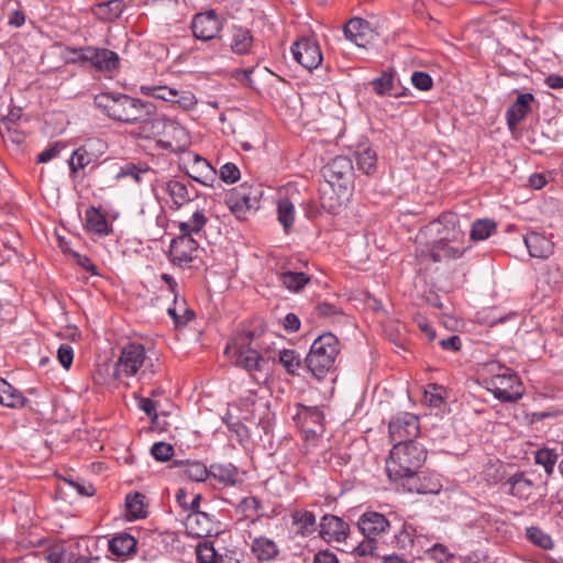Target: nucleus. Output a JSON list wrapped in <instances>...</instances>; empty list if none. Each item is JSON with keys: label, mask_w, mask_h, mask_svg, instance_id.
Returning a JSON list of instances; mask_svg holds the SVG:
<instances>
[{"label": "nucleus", "mask_w": 563, "mask_h": 563, "mask_svg": "<svg viewBox=\"0 0 563 563\" xmlns=\"http://www.w3.org/2000/svg\"><path fill=\"white\" fill-rule=\"evenodd\" d=\"M353 165L349 157L336 156L322 168V176L333 195L323 191L321 206L331 213L339 212L353 190Z\"/></svg>", "instance_id": "f257e3e1"}, {"label": "nucleus", "mask_w": 563, "mask_h": 563, "mask_svg": "<svg viewBox=\"0 0 563 563\" xmlns=\"http://www.w3.org/2000/svg\"><path fill=\"white\" fill-rule=\"evenodd\" d=\"M95 103L111 119L126 124L147 123L155 112V107L151 102L120 93H100L95 98Z\"/></svg>", "instance_id": "f03ea898"}, {"label": "nucleus", "mask_w": 563, "mask_h": 563, "mask_svg": "<svg viewBox=\"0 0 563 563\" xmlns=\"http://www.w3.org/2000/svg\"><path fill=\"white\" fill-rule=\"evenodd\" d=\"M427 457L422 444L416 441L396 443L386 460V472L390 481L411 479L417 475Z\"/></svg>", "instance_id": "7ed1b4c3"}, {"label": "nucleus", "mask_w": 563, "mask_h": 563, "mask_svg": "<svg viewBox=\"0 0 563 563\" xmlns=\"http://www.w3.org/2000/svg\"><path fill=\"white\" fill-rule=\"evenodd\" d=\"M159 371V360L155 353H147L140 343L126 344L115 363L118 378L137 376L140 380L151 379Z\"/></svg>", "instance_id": "20e7f679"}, {"label": "nucleus", "mask_w": 563, "mask_h": 563, "mask_svg": "<svg viewBox=\"0 0 563 563\" xmlns=\"http://www.w3.org/2000/svg\"><path fill=\"white\" fill-rule=\"evenodd\" d=\"M265 347L260 336L250 332L236 333L228 343L224 354L238 367L247 372L261 371L265 364Z\"/></svg>", "instance_id": "39448f33"}, {"label": "nucleus", "mask_w": 563, "mask_h": 563, "mask_svg": "<svg viewBox=\"0 0 563 563\" xmlns=\"http://www.w3.org/2000/svg\"><path fill=\"white\" fill-rule=\"evenodd\" d=\"M46 559L48 563H95L100 560L99 541L79 538L58 542L49 549Z\"/></svg>", "instance_id": "423d86ee"}, {"label": "nucleus", "mask_w": 563, "mask_h": 563, "mask_svg": "<svg viewBox=\"0 0 563 563\" xmlns=\"http://www.w3.org/2000/svg\"><path fill=\"white\" fill-rule=\"evenodd\" d=\"M339 352L340 342L338 338L332 333H323L311 344L305 360L306 365L316 378L321 379L333 367Z\"/></svg>", "instance_id": "0eeeda50"}, {"label": "nucleus", "mask_w": 563, "mask_h": 563, "mask_svg": "<svg viewBox=\"0 0 563 563\" xmlns=\"http://www.w3.org/2000/svg\"><path fill=\"white\" fill-rule=\"evenodd\" d=\"M484 385L497 399L514 402L523 395L521 382L510 368L498 366V372L484 378Z\"/></svg>", "instance_id": "6e6552de"}, {"label": "nucleus", "mask_w": 563, "mask_h": 563, "mask_svg": "<svg viewBox=\"0 0 563 563\" xmlns=\"http://www.w3.org/2000/svg\"><path fill=\"white\" fill-rule=\"evenodd\" d=\"M260 190L249 183H243L225 195V205L231 213L239 220L246 218L250 211L258 208Z\"/></svg>", "instance_id": "1a4fd4ad"}, {"label": "nucleus", "mask_w": 563, "mask_h": 563, "mask_svg": "<svg viewBox=\"0 0 563 563\" xmlns=\"http://www.w3.org/2000/svg\"><path fill=\"white\" fill-rule=\"evenodd\" d=\"M421 234L433 238L438 243L446 241L452 244H464V232L460 227V219L452 212L442 213L435 221L430 222Z\"/></svg>", "instance_id": "9d476101"}, {"label": "nucleus", "mask_w": 563, "mask_h": 563, "mask_svg": "<svg viewBox=\"0 0 563 563\" xmlns=\"http://www.w3.org/2000/svg\"><path fill=\"white\" fill-rule=\"evenodd\" d=\"M180 165L185 173L195 181L207 187H214L217 170L205 157L194 152H186L180 157Z\"/></svg>", "instance_id": "9b49d317"}, {"label": "nucleus", "mask_w": 563, "mask_h": 563, "mask_svg": "<svg viewBox=\"0 0 563 563\" xmlns=\"http://www.w3.org/2000/svg\"><path fill=\"white\" fill-rule=\"evenodd\" d=\"M107 143L98 137L88 139L80 147L75 150L68 161L71 175L95 164L106 153Z\"/></svg>", "instance_id": "f8f14e48"}, {"label": "nucleus", "mask_w": 563, "mask_h": 563, "mask_svg": "<svg viewBox=\"0 0 563 563\" xmlns=\"http://www.w3.org/2000/svg\"><path fill=\"white\" fill-rule=\"evenodd\" d=\"M153 191L158 199H165L169 203V208L174 210L180 209L191 200L188 186L177 179L157 183L153 186Z\"/></svg>", "instance_id": "ddd939ff"}, {"label": "nucleus", "mask_w": 563, "mask_h": 563, "mask_svg": "<svg viewBox=\"0 0 563 563\" xmlns=\"http://www.w3.org/2000/svg\"><path fill=\"white\" fill-rule=\"evenodd\" d=\"M388 429L390 440L395 444L415 441L420 433L418 417L409 412L394 417Z\"/></svg>", "instance_id": "4468645a"}, {"label": "nucleus", "mask_w": 563, "mask_h": 563, "mask_svg": "<svg viewBox=\"0 0 563 563\" xmlns=\"http://www.w3.org/2000/svg\"><path fill=\"white\" fill-rule=\"evenodd\" d=\"M294 58L306 69L317 68L323 57L319 44L311 37H301L291 46Z\"/></svg>", "instance_id": "2eb2a0df"}, {"label": "nucleus", "mask_w": 563, "mask_h": 563, "mask_svg": "<svg viewBox=\"0 0 563 563\" xmlns=\"http://www.w3.org/2000/svg\"><path fill=\"white\" fill-rule=\"evenodd\" d=\"M198 242L189 235L180 234L172 241L170 261L178 266L189 265L197 256Z\"/></svg>", "instance_id": "dca6fc26"}, {"label": "nucleus", "mask_w": 563, "mask_h": 563, "mask_svg": "<svg viewBox=\"0 0 563 563\" xmlns=\"http://www.w3.org/2000/svg\"><path fill=\"white\" fill-rule=\"evenodd\" d=\"M295 419L307 434L320 435L324 430V415L319 407L299 405Z\"/></svg>", "instance_id": "f3484780"}, {"label": "nucleus", "mask_w": 563, "mask_h": 563, "mask_svg": "<svg viewBox=\"0 0 563 563\" xmlns=\"http://www.w3.org/2000/svg\"><path fill=\"white\" fill-rule=\"evenodd\" d=\"M221 27V22L213 10L196 14L191 23L195 37L202 41L212 40Z\"/></svg>", "instance_id": "a211bd4d"}, {"label": "nucleus", "mask_w": 563, "mask_h": 563, "mask_svg": "<svg viewBox=\"0 0 563 563\" xmlns=\"http://www.w3.org/2000/svg\"><path fill=\"white\" fill-rule=\"evenodd\" d=\"M344 35L356 46L366 47L374 41L376 32L366 20L353 18L345 24Z\"/></svg>", "instance_id": "6ab92c4d"}, {"label": "nucleus", "mask_w": 563, "mask_h": 563, "mask_svg": "<svg viewBox=\"0 0 563 563\" xmlns=\"http://www.w3.org/2000/svg\"><path fill=\"white\" fill-rule=\"evenodd\" d=\"M501 487L505 493L519 500H528L534 493L536 485L533 481L523 472H517L510 475Z\"/></svg>", "instance_id": "aec40b11"}, {"label": "nucleus", "mask_w": 563, "mask_h": 563, "mask_svg": "<svg viewBox=\"0 0 563 563\" xmlns=\"http://www.w3.org/2000/svg\"><path fill=\"white\" fill-rule=\"evenodd\" d=\"M349 533V525L341 518L327 515L320 523L319 534L325 542H342Z\"/></svg>", "instance_id": "412c9836"}, {"label": "nucleus", "mask_w": 563, "mask_h": 563, "mask_svg": "<svg viewBox=\"0 0 563 563\" xmlns=\"http://www.w3.org/2000/svg\"><path fill=\"white\" fill-rule=\"evenodd\" d=\"M357 526L365 538H376L389 529L390 522L380 512L366 511L358 518Z\"/></svg>", "instance_id": "4be33fe9"}, {"label": "nucleus", "mask_w": 563, "mask_h": 563, "mask_svg": "<svg viewBox=\"0 0 563 563\" xmlns=\"http://www.w3.org/2000/svg\"><path fill=\"white\" fill-rule=\"evenodd\" d=\"M188 534L195 538H205L211 534L214 530V522L211 517L198 509L191 510L185 521Z\"/></svg>", "instance_id": "5701e85b"}, {"label": "nucleus", "mask_w": 563, "mask_h": 563, "mask_svg": "<svg viewBox=\"0 0 563 563\" xmlns=\"http://www.w3.org/2000/svg\"><path fill=\"white\" fill-rule=\"evenodd\" d=\"M529 254L536 258H548L553 254L554 243L542 233L530 232L525 236Z\"/></svg>", "instance_id": "b1692460"}, {"label": "nucleus", "mask_w": 563, "mask_h": 563, "mask_svg": "<svg viewBox=\"0 0 563 563\" xmlns=\"http://www.w3.org/2000/svg\"><path fill=\"white\" fill-rule=\"evenodd\" d=\"M533 99L534 98L532 93H521L510 106L506 112L507 124L510 130H515L517 125L526 118L530 111V104Z\"/></svg>", "instance_id": "393cba45"}, {"label": "nucleus", "mask_w": 563, "mask_h": 563, "mask_svg": "<svg viewBox=\"0 0 563 563\" xmlns=\"http://www.w3.org/2000/svg\"><path fill=\"white\" fill-rule=\"evenodd\" d=\"M466 249L464 244H452V242L446 241L438 243L437 240H433L429 246V256L433 262L459 258Z\"/></svg>", "instance_id": "a878e982"}, {"label": "nucleus", "mask_w": 563, "mask_h": 563, "mask_svg": "<svg viewBox=\"0 0 563 563\" xmlns=\"http://www.w3.org/2000/svg\"><path fill=\"white\" fill-rule=\"evenodd\" d=\"M90 63L100 71L111 73L119 68L120 58L117 53L107 48H96L88 51Z\"/></svg>", "instance_id": "bb28decb"}, {"label": "nucleus", "mask_w": 563, "mask_h": 563, "mask_svg": "<svg viewBox=\"0 0 563 563\" xmlns=\"http://www.w3.org/2000/svg\"><path fill=\"white\" fill-rule=\"evenodd\" d=\"M410 481L409 490L417 494H438L442 489V482L438 474H422Z\"/></svg>", "instance_id": "cd10ccee"}, {"label": "nucleus", "mask_w": 563, "mask_h": 563, "mask_svg": "<svg viewBox=\"0 0 563 563\" xmlns=\"http://www.w3.org/2000/svg\"><path fill=\"white\" fill-rule=\"evenodd\" d=\"M207 222L208 217L205 209H197L187 220L178 223V229L181 234L192 236V234L201 232Z\"/></svg>", "instance_id": "c85d7f7f"}, {"label": "nucleus", "mask_w": 563, "mask_h": 563, "mask_svg": "<svg viewBox=\"0 0 563 563\" xmlns=\"http://www.w3.org/2000/svg\"><path fill=\"white\" fill-rule=\"evenodd\" d=\"M238 470L231 464H212L209 468V476L217 479L223 486L238 484Z\"/></svg>", "instance_id": "c756f323"}, {"label": "nucleus", "mask_w": 563, "mask_h": 563, "mask_svg": "<svg viewBox=\"0 0 563 563\" xmlns=\"http://www.w3.org/2000/svg\"><path fill=\"white\" fill-rule=\"evenodd\" d=\"M252 552L258 561H269L278 554V548L273 540L260 537L253 540Z\"/></svg>", "instance_id": "7c9ffc66"}, {"label": "nucleus", "mask_w": 563, "mask_h": 563, "mask_svg": "<svg viewBox=\"0 0 563 563\" xmlns=\"http://www.w3.org/2000/svg\"><path fill=\"white\" fill-rule=\"evenodd\" d=\"M109 551L117 556H125L136 547L135 539L128 533H120L109 541Z\"/></svg>", "instance_id": "2f4dec72"}, {"label": "nucleus", "mask_w": 563, "mask_h": 563, "mask_svg": "<svg viewBox=\"0 0 563 563\" xmlns=\"http://www.w3.org/2000/svg\"><path fill=\"white\" fill-rule=\"evenodd\" d=\"M253 45V35L251 32L243 27H238L233 31L230 47L233 53L244 55L250 53Z\"/></svg>", "instance_id": "473e14b6"}, {"label": "nucleus", "mask_w": 563, "mask_h": 563, "mask_svg": "<svg viewBox=\"0 0 563 563\" xmlns=\"http://www.w3.org/2000/svg\"><path fill=\"white\" fill-rule=\"evenodd\" d=\"M355 163L361 172L372 175L376 170L377 155L372 148L362 147L355 152Z\"/></svg>", "instance_id": "72a5a7b5"}, {"label": "nucleus", "mask_w": 563, "mask_h": 563, "mask_svg": "<svg viewBox=\"0 0 563 563\" xmlns=\"http://www.w3.org/2000/svg\"><path fill=\"white\" fill-rule=\"evenodd\" d=\"M86 228L96 234L106 235L109 232L108 222L104 216L96 208L90 207L86 210Z\"/></svg>", "instance_id": "f704fd0d"}, {"label": "nucleus", "mask_w": 563, "mask_h": 563, "mask_svg": "<svg viewBox=\"0 0 563 563\" xmlns=\"http://www.w3.org/2000/svg\"><path fill=\"white\" fill-rule=\"evenodd\" d=\"M26 404L23 394L2 378V406L19 409Z\"/></svg>", "instance_id": "c9c22d12"}, {"label": "nucleus", "mask_w": 563, "mask_h": 563, "mask_svg": "<svg viewBox=\"0 0 563 563\" xmlns=\"http://www.w3.org/2000/svg\"><path fill=\"white\" fill-rule=\"evenodd\" d=\"M164 135L175 142L177 148L188 144V133L184 126L174 120L166 119L164 122Z\"/></svg>", "instance_id": "e433bc0d"}, {"label": "nucleus", "mask_w": 563, "mask_h": 563, "mask_svg": "<svg viewBox=\"0 0 563 563\" xmlns=\"http://www.w3.org/2000/svg\"><path fill=\"white\" fill-rule=\"evenodd\" d=\"M167 312L177 327L185 325L194 318V312L187 307L184 299L178 298V295H175L174 305L167 309Z\"/></svg>", "instance_id": "4c0bfd02"}, {"label": "nucleus", "mask_w": 563, "mask_h": 563, "mask_svg": "<svg viewBox=\"0 0 563 563\" xmlns=\"http://www.w3.org/2000/svg\"><path fill=\"white\" fill-rule=\"evenodd\" d=\"M294 525L301 536H309L316 530V516L308 510H298L292 515Z\"/></svg>", "instance_id": "58836bf2"}, {"label": "nucleus", "mask_w": 563, "mask_h": 563, "mask_svg": "<svg viewBox=\"0 0 563 563\" xmlns=\"http://www.w3.org/2000/svg\"><path fill=\"white\" fill-rule=\"evenodd\" d=\"M124 10L122 0H108L97 4L96 14L103 20H114L119 18Z\"/></svg>", "instance_id": "ea45409f"}, {"label": "nucleus", "mask_w": 563, "mask_h": 563, "mask_svg": "<svg viewBox=\"0 0 563 563\" xmlns=\"http://www.w3.org/2000/svg\"><path fill=\"white\" fill-rule=\"evenodd\" d=\"M140 91L145 96L174 103L177 97L178 89L170 88L167 86L143 85L140 87Z\"/></svg>", "instance_id": "a19ab883"}, {"label": "nucleus", "mask_w": 563, "mask_h": 563, "mask_svg": "<svg viewBox=\"0 0 563 563\" xmlns=\"http://www.w3.org/2000/svg\"><path fill=\"white\" fill-rule=\"evenodd\" d=\"M143 499L144 497L139 493L126 496L125 505L126 517L129 520H137L146 516V509Z\"/></svg>", "instance_id": "79ce46f5"}, {"label": "nucleus", "mask_w": 563, "mask_h": 563, "mask_svg": "<svg viewBox=\"0 0 563 563\" xmlns=\"http://www.w3.org/2000/svg\"><path fill=\"white\" fill-rule=\"evenodd\" d=\"M21 245L19 234L12 229H2V258L4 252H7V260L10 261L12 257L18 255V249Z\"/></svg>", "instance_id": "37998d69"}, {"label": "nucleus", "mask_w": 563, "mask_h": 563, "mask_svg": "<svg viewBox=\"0 0 563 563\" xmlns=\"http://www.w3.org/2000/svg\"><path fill=\"white\" fill-rule=\"evenodd\" d=\"M310 278L305 273L298 272H284L280 275V282L283 285L290 291H299L301 290L308 283Z\"/></svg>", "instance_id": "c03bdc74"}, {"label": "nucleus", "mask_w": 563, "mask_h": 563, "mask_svg": "<svg viewBox=\"0 0 563 563\" xmlns=\"http://www.w3.org/2000/svg\"><path fill=\"white\" fill-rule=\"evenodd\" d=\"M527 539L537 547L543 550H550L554 547V542L550 534L544 532L539 527H529L526 529Z\"/></svg>", "instance_id": "a18cd8bd"}, {"label": "nucleus", "mask_w": 563, "mask_h": 563, "mask_svg": "<svg viewBox=\"0 0 563 563\" xmlns=\"http://www.w3.org/2000/svg\"><path fill=\"white\" fill-rule=\"evenodd\" d=\"M277 213H278V221L284 227V229L287 231L295 221V206L294 203L287 199H280L277 205Z\"/></svg>", "instance_id": "49530a36"}, {"label": "nucleus", "mask_w": 563, "mask_h": 563, "mask_svg": "<svg viewBox=\"0 0 563 563\" xmlns=\"http://www.w3.org/2000/svg\"><path fill=\"white\" fill-rule=\"evenodd\" d=\"M496 230V223L493 220L479 219L472 224L471 239L483 241L489 238Z\"/></svg>", "instance_id": "de8ad7c7"}, {"label": "nucleus", "mask_w": 563, "mask_h": 563, "mask_svg": "<svg viewBox=\"0 0 563 563\" xmlns=\"http://www.w3.org/2000/svg\"><path fill=\"white\" fill-rule=\"evenodd\" d=\"M184 476L194 482H205L209 477V468L201 462H187L184 464Z\"/></svg>", "instance_id": "09e8293b"}, {"label": "nucleus", "mask_w": 563, "mask_h": 563, "mask_svg": "<svg viewBox=\"0 0 563 563\" xmlns=\"http://www.w3.org/2000/svg\"><path fill=\"white\" fill-rule=\"evenodd\" d=\"M556 461L558 454L552 449H540L536 452V464L543 466L548 475H551L553 473Z\"/></svg>", "instance_id": "8fccbe9b"}, {"label": "nucleus", "mask_w": 563, "mask_h": 563, "mask_svg": "<svg viewBox=\"0 0 563 563\" xmlns=\"http://www.w3.org/2000/svg\"><path fill=\"white\" fill-rule=\"evenodd\" d=\"M196 554L199 563H218L221 556L209 541L199 542Z\"/></svg>", "instance_id": "3c124183"}, {"label": "nucleus", "mask_w": 563, "mask_h": 563, "mask_svg": "<svg viewBox=\"0 0 563 563\" xmlns=\"http://www.w3.org/2000/svg\"><path fill=\"white\" fill-rule=\"evenodd\" d=\"M446 398V389L438 384H429L424 390V401L431 407H440Z\"/></svg>", "instance_id": "603ef678"}, {"label": "nucleus", "mask_w": 563, "mask_h": 563, "mask_svg": "<svg viewBox=\"0 0 563 563\" xmlns=\"http://www.w3.org/2000/svg\"><path fill=\"white\" fill-rule=\"evenodd\" d=\"M279 363L288 374L295 375L301 365L299 355L294 350H283L279 352Z\"/></svg>", "instance_id": "864d4df0"}, {"label": "nucleus", "mask_w": 563, "mask_h": 563, "mask_svg": "<svg viewBox=\"0 0 563 563\" xmlns=\"http://www.w3.org/2000/svg\"><path fill=\"white\" fill-rule=\"evenodd\" d=\"M175 498H176V501L179 504V506L184 510L191 511V510L199 509L201 495L200 494L192 495L191 500L189 501L188 500V498H189L188 492L184 488H179L175 495Z\"/></svg>", "instance_id": "5fc2aeb1"}, {"label": "nucleus", "mask_w": 563, "mask_h": 563, "mask_svg": "<svg viewBox=\"0 0 563 563\" xmlns=\"http://www.w3.org/2000/svg\"><path fill=\"white\" fill-rule=\"evenodd\" d=\"M152 173H153V170L150 169L148 167L141 168L134 164H128L120 169L117 177L118 178L132 177L136 183H141L143 179V175H147V174H152Z\"/></svg>", "instance_id": "6e6d98bb"}, {"label": "nucleus", "mask_w": 563, "mask_h": 563, "mask_svg": "<svg viewBox=\"0 0 563 563\" xmlns=\"http://www.w3.org/2000/svg\"><path fill=\"white\" fill-rule=\"evenodd\" d=\"M174 103L184 111H190L196 108L198 100L191 91L178 90Z\"/></svg>", "instance_id": "4d7b16f0"}, {"label": "nucleus", "mask_w": 563, "mask_h": 563, "mask_svg": "<svg viewBox=\"0 0 563 563\" xmlns=\"http://www.w3.org/2000/svg\"><path fill=\"white\" fill-rule=\"evenodd\" d=\"M219 177L227 184H234L241 178V173L235 164L225 163L220 167Z\"/></svg>", "instance_id": "13d9d810"}, {"label": "nucleus", "mask_w": 563, "mask_h": 563, "mask_svg": "<svg viewBox=\"0 0 563 563\" xmlns=\"http://www.w3.org/2000/svg\"><path fill=\"white\" fill-rule=\"evenodd\" d=\"M151 454L156 461L166 462L173 456L174 448L166 442H156L151 448Z\"/></svg>", "instance_id": "bf43d9fd"}, {"label": "nucleus", "mask_w": 563, "mask_h": 563, "mask_svg": "<svg viewBox=\"0 0 563 563\" xmlns=\"http://www.w3.org/2000/svg\"><path fill=\"white\" fill-rule=\"evenodd\" d=\"M415 529L404 525L402 529L395 536L396 543L400 549H407L413 543Z\"/></svg>", "instance_id": "052dcab7"}, {"label": "nucleus", "mask_w": 563, "mask_h": 563, "mask_svg": "<svg viewBox=\"0 0 563 563\" xmlns=\"http://www.w3.org/2000/svg\"><path fill=\"white\" fill-rule=\"evenodd\" d=\"M547 282L553 286H560L563 284V268L558 263H552L547 268Z\"/></svg>", "instance_id": "680f3d73"}, {"label": "nucleus", "mask_w": 563, "mask_h": 563, "mask_svg": "<svg viewBox=\"0 0 563 563\" xmlns=\"http://www.w3.org/2000/svg\"><path fill=\"white\" fill-rule=\"evenodd\" d=\"M393 75L389 73H384L379 78H376L373 81L374 90L378 95H385L389 92L393 88Z\"/></svg>", "instance_id": "e2e57ef3"}, {"label": "nucleus", "mask_w": 563, "mask_h": 563, "mask_svg": "<svg viewBox=\"0 0 563 563\" xmlns=\"http://www.w3.org/2000/svg\"><path fill=\"white\" fill-rule=\"evenodd\" d=\"M411 82L417 89L422 91H427L432 87V78L423 71H415L411 76Z\"/></svg>", "instance_id": "0e129e2a"}, {"label": "nucleus", "mask_w": 563, "mask_h": 563, "mask_svg": "<svg viewBox=\"0 0 563 563\" xmlns=\"http://www.w3.org/2000/svg\"><path fill=\"white\" fill-rule=\"evenodd\" d=\"M57 358L60 363V365L68 369L74 360V351L70 345L68 344H62L57 351Z\"/></svg>", "instance_id": "69168bd1"}, {"label": "nucleus", "mask_w": 563, "mask_h": 563, "mask_svg": "<svg viewBox=\"0 0 563 563\" xmlns=\"http://www.w3.org/2000/svg\"><path fill=\"white\" fill-rule=\"evenodd\" d=\"M8 24L13 27H20L25 23V14L20 9L9 8L7 4Z\"/></svg>", "instance_id": "338daca9"}, {"label": "nucleus", "mask_w": 563, "mask_h": 563, "mask_svg": "<svg viewBox=\"0 0 563 563\" xmlns=\"http://www.w3.org/2000/svg\"><path fill=\"white\" fill-rule=\"evenodd\" d=\"M62 148H63V146H60L59 143H55V144L51 145L49 147H47L46 150H44L43 152H41L37 155L36 163L44 164V163L52 161L53 158L58 156Z\"/></svg>", "instance_id": "774afa93"}]
</instances>
